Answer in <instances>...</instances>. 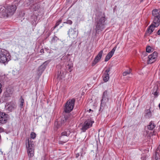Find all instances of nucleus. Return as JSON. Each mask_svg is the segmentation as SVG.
<instances>
[{"label": "nucleus", "mask_w": 160, "mask_h": 160, "mask_svg": "<svg viewBox=\"0 0 160 160\" xmlns=\"http://www.w3.org/2000/svg\"><path fill=\"white\" fill-rule=\"evenodd\" d=\"M143 0H141V2H142Z\"/></svg>", "instance_id": "obj_44"}, {"label": "nucleus", "mask_w": 160, "mask_h": 160, "mask_svg": "<svg viewBox=\"0 0 160 160\" xmlns=\"http://www.w3.org/2000/svg\"><path fill=\"white\" fill-rule=\"evenodd\" d=\"M63 23H67V24H69V25H71L72 23V22L71 20L68 19L66 20V22H63Z\"/></svg>", "instance_id": "obj_28"}, {"label": "nucleus", "mask_w": 160, "mask_h": 160, "mask_svg": "<svg viewBox=\"0 0 160 160\" xmlns=\"http://www.w3.org/2000/svg\"><path fill=\"white\" fill-rule=\"evenodd\" d=\"M158 56V53L156 52H154L148 56V60L147 61L148 64H151L155 62Z\"/></svg>", "instance_id": "obj_10"}, {"label": "nucleus", "mask_w": 160, "mask_h": 160, "mask_svg": "<svg viewBox=\"0 0 160 160\" xmlns=\"http://www.w3.org/2000/svg\"><path fill=\"white\" fill-rule=\"evenodd\" d=\"M68 34L71 39H74L76 38L78 36V32L76 31L71 28L69 30L68 32Z\"/></svg>", "instance_id": "obj_13"}, {"label": "nucleus", "mask_w": 160, "mask_h": 160, "mask_svg": "<svg viewBox=\"0 0 160 160\" xmlns=\"http://www.w3.org/2000/svg\"><path fill=\"white\" fill-rule=\"evenodd\" d=\"M155 127V124L152 121L151 122L149 125L148 126V129L150 130H152Z\"/></svg>", "instance_id": "obj_20"}, {"label": "nucleus", "mask_w": 160, "mask_h": 160, "mask_svg": "<svg viewBox=\"0 0 160 160\" xmlns=\"http://www.w3.org/2000/svg\"><path fill=\"white\" fill-rule=\"evenodd\" d=\"M102 53L103 51L102 50L100 52H99L98 54L95 57L94 59V61L92 64V65L93 66L95 65L101 59L102 56Z\"/></svg>", "instance_id": "obj_15"}, {"label": "nucleus", "mask_w": 160, "mask_h": 160, "mask_svg": "<svg viewBox=\"0 0 160 160\" xmlns=\"http://www.w3.org/2000/svg\"><path fill=\"white\" fill-rule=\"evenodd\" d=\"M79 156V155L78 153H77L76 155V158H78Z\"/></svg>", "instance_id": "obj_39"}, {"label": "nucleus", "mask_w": 160, "mask_h": 160, "mask_svg": "<svg viewBox=\"0 0 160 160\" xmlns=\"http://www.w3.org/2000/svg\"><path fill=\"white\" fill-rule=\"evenodd\" d=\"M90 42V43H92V42Z\"/></svg>", "instance_id": "obj_46"}, {"label": "nucleus", "mask_w": 160, "mask_h": 160, "mask_svg": "<svg viewBox=\"0 0 160 160\" xmlns=\"http://www.w3.org/2000/svg\"><path fill=\"white\" fill-rule=\"evenodd\" d=\"M75 101V99L74 98L71 99H69L66 103L64 108L65 112L64 114L67 113L70 114L72 116V118H73V116L69 112L73 110Z\"/></svg>", "instance_id": "obj_7"}, {"label": "nucleus", "mask_w": 160, "mask_h": 160, "mask_svg": "<svg viewBox=\"0 0 160 160\" xmlns=\"http://www.w3.org/2000/svg\"><path fill=\"white\" fill-rule=\"evenodd\" d=\"M159 108H160V103L159 104Z\"/></svg>", "instance_id": "obj_43"}, {"label": "nucleus", "mask_w": 160, "mask_h": 160, "mask_svg": "<svg viewBox=\"0 0 160 160\" xmlns=\"http://www.w3.org/2000/svg\"><path fill=\"white\" fill-rule=\"evenodd\" d=\"M72 116L70 114L67 113L64 114V117L61 121H56L55 122V128L56 130L58 128L66 125L72 119Z\"/></svg>", "instance_id": "obj_4"}, {"label": "nucleus", "mask_w": 160, "mask_h": 160, "mask_svg": "<svg viewBox=\"0 0 160 160\" xmlns=\"http://www.w3.org/2000/svg\"><path fill=\"white\" fill-rule=\"evenodd\" d=\"M8 115L0 111V123L3 124L6 123Z\"/></svg>", "instance_id": "obj_12"}, {"label": "nucleus", "mask_w": 160, "mask_h": 160, "mask_svg": "<svg viewBox=\"0 0 160 160\" xmlns=\"http://www.w3.org/2000/svg\"><path fill=\"white\" fill-rule=\"evenodd\" d=\"M160 151V145L158 147L157 149H156V151L158 152V151Z\"/></svg>", "instance_id": "obj_35"}, {"label": "nucleus", "mask_w": 160, "mask_h": 160, "mask_svg": "<svg viewBox=\"0 0 160 160\" xmlns=\"http://www.w3.org/2000/svg\"><path fill=\"white\" fill-rule=\"evenodd\" d=\"M21 0H15V1H17L18 2H20Z\"/></svg>", "instance_id": "obj_41"}, {"label": "nucleus", "mask_w": 160, "mask_h": 160, "mask_svg": "<svg viewBox=\"0 0 160 160\" xmlns=\"http://www.w3.org/2000/svg\"><path fill=\"white\" fill-rule=\"evenodd\" d=\"M132 70L131 69H130L129 70L127 71L124 72L122 73V75L123 76H126L127 75L130 74Z\"/></svg>", "instance_id": "obj_26"}, {"label": "nucleus", "mask_w": 160, "mask_h": 160, "mask_svg": "<svg viewBox=\"0 0 160 160\" xmlns=\"http://www.w3.org/2000/svg\"><path fill=\"white\" fill-rule=\"evenodd\" d=\"M0 49V62L5 63L8 62L10 57L9 52L5 49Z\"/></svg>", "instance_id": "obj_8"}, {"label": "nucleus", "mask_w": 160, "mask_h": 160, "mask_svg": "<svg viewBox=\"0 0 160 160\" xmlns=\"http://www.w3.org/2000/svg\"><path fill=\"white\" fill-rule=\"evenodd\" d=\"M152 51V48L149 46H148L146 48V52L150 53Z\"/></svg>", "instance_id": "obj_27"}, {"label": "nucleus", "mask_w": 160, "mask_h": 160, "mask_svg": "<svg viewBox=\"0 0 160 160\" xmlns=\"http://www.w3.org/2000/svg\"><path fill=\"white\" fill-rule=\"evenodd\" d=\"M69 129H66L64 131L62 132L61 133V135L60 136V139L61 140H63V142L64 143L66 142L68 140V139H66L65 140H63V138L64 136L68 137L71 133Z\"/></svg>", "instance_id": "obj_11"}, {"label": "nucleus", "mask_w": 160, "mask_h": 160, "mask_svg": "<svg viewBox=\"0 0 160 160\" xmlns=\"http://www.w3.org/2000/svg\"><path fill=\"white\" fill-rule=\"evenodd\" d=\"M62 19L61 18H60L56 22L55 26L53 28V29L56 28L58 26L61 22Z\"/></svg>", "instance_id": "obj_25"}, {"label": "nucleus", "mask_w": 160, "mask_h": 160, "mask_svg": "<svg viewBox=\"0 0 160 160\" xmlns=\"http://www.w3.org/2000/svg\"><path fill=\"white\" fill-rule=\"evenodd\" d=\"M145 117L147 118H149L151 116V112L149 110L147 109L145 111Z\"/></svg>", "instance_id": "obj_21"}, {"label": "nucleus", "mask_w": 160, "mask_h": 160, "mask_svg": "<svg viewBox=\"0 0 160 160\" xmlns=\"http://www.w3.org/2000/svg\"><path fill=\"white\" fill-rule=\"evenodd\" d=\"M153 17H160V9H154L152 12Z\"/></svg>", "instance_id": "obj_19"}, {"label": "nucleus", "mask_w": 160, "mask_h": 160, "mask_svg": "<svg viewBox=\"0 0 160 160\" xmlns=\"http://www.w3.org/2000/svg\"><path fill=\"white\" fill-rule=\"evenodd\" d=\"M109 35V33H106L105 35V39L106 40H108L109 39V38H108V37Z\"/></svg>", "instance_id": "obj_31"}, {"label": "nucleus", "mask_w": 160, "mask_h": 160, "mask_svg": "<svg viewBox=\"0 0 160 160\" xmlns=\"http://www.w3.org/2000/svg\"><path fill=\"white\" fill-rule=\"evenodd\" d=\"M16 9L15 5H8L6 7H1L0 8V17L7 18L11 16L14 13Z\"/></svg>", "instance_id": "obj_2"}, {"label": "nucleus", "mask_w": 160, "mask_h": 160, "mask_svg": "<svg viewBox=\"0 0 160 160\" xmlns=\"http://www.w3.org/2000/svg\"><path fill=\"white\" fill-rule=\"evenodd\" d=\"M94 122L91 119L86 120L82 126V130L83 132L86 131L87 129L92 127V124Z\"/></svg>", "instance_id": "obj_9"}, {"label": "nucleus", "mask_w": 160, "mask_h": 160, "mask_svg": "<svg viewBox=\"0 0 160 160\" xmlns=\"http://www.w3.org/2000/svg\"><path fill=\"white\" fill-rule=\"evenodd\" d=\"M110 58V57L109 56H108V55H107L105 58V62L108 61L110 59V58Z\"/></svg>", "instance_id": "obj_30"}, {"label": "nucleus", "mask_w": 160, "mask_h": 160, "mask_svg": "<svg viewBox=\"0 0 160 160\" xmlns=\"http://www.w3.org/2000/svg\"><path fill=\"white\" fill-rule=\"evenodd\" d=\"M157 33L158 35H160V29H159Z\"/></svg>", "instance_id": "obj_36"}, {"label": "nucleus", "mask_w": 160, "mask_h": 160, "mask_svg": "<svg viewBox=\"0 0 160 160\" xmlns=\"http://www.w3.org/2000/svg\"><path fill=\"white\" fill-rule=\"evenodd\" d=\"M116 48V47H114L112 50L107 54L110 58H111L113 55L115 51Z\"/></svg>", "instance_id": "obj_22"}, {"label": "nucleus", "mask_w": 160, "mask_h": 160, "mask_svg": "<svg viewBox=\"0 0 160 160\" xmlns=\"http://www.w3.org/2000/svg\"><path fill=\"white\" fill-rule=\"evenodd\" d=\"M40 52L41 53H44V50L43 49H41L40 51Z\"/></svg>", "instance_id": "obj_38"}, {"label": "nucleus", "mask_w": 160, "mask_h": 160, "mask_svg": "<svg viewBox=\"0 0 160 160\" xmlns=\"http://www.w3.org/2000/svg\"><path fill=\"white\" fill-rule=\"evenodd\" d=\"M31 138L32 139H34L36 137V134L34 132H32L30 134Z\"/></svg>", "instance_id": "obj_29"}, {"label": "nucleus", "mask_w": 160, "mask_h": 160, "mask_svg": "<svg viewBox=\"0 0 160 160\" xmlns=\"http://www.w3.org/2000/svg\"><path fill=\"white\" fill-rule=\"evenodd\" d=\"M4 131V129L3 128L0 127V133L3 132Z\"/></svg>", "instance_id": "obj_34"}, {"label": "nucleus", "mask_w": 160, "mask_h": 160, "mask_svg": "<svg viewBox=\"0 0 160 160\" xmlns=\"http://www.w3.org/2000/svg\"><path fill=\"white\" fill-rule=\"evenodd\" d=\"M110 70V68H107L104 71L103 75L102 76L104 82H107L109 78V74L108 73Z\"/></svg>", "instance_id": "obj_14"}, {"label": "nucleus", "mask_w": 160, "mask_h": 160, "mask_svg": "<svg viewBox=\"0 0 160 160\" xmlns=\"http://www.w3.org/2000/svg\"><path fill=\"white\" fill-rule=\"evenodd\" d=\"M12 93V89L8 87L6 88V91L4 93V96L6 97H8L11 96Z\"/></svg>", "instance_id": "obj_16"}, {"label": "nucleus", "mask_w": 160, "mask_h": 160, "mask_svg": "<svg viewBox=\"0 0 160 160\" xmlns=\"http://www.w3.org/2000/svg\"><path fill=\"white\" fill-rule=\"evenodd\" d=\"M111 92L109 90H107L103 93L102 99L101 100V104L99 111L102 112L104 107L106 106V104L109 101L110 99Z\"/></svg>", "instance_id": "obj_3"}, {"label": "nucleus", "mask_w": 160, "mask_h": 160, "mask_svg": "<svg viewBox=\"0 0 160 160\" xmlns=\"http://www.w3.org/2000/svg\"><path fill=\"white\" fill-rule=\"evenodd\" d=\"M154 157L156 160H159L160 159V156L158 152L156 151L155 154L154 155Z\"/></svg>", "instance_id": "obj_24"}, {"label": "nucleus", "mask_w": 160, "mask_h": 160, "mask_svg": "<svg viewBox=\"0 0 160 160\" xmlns=\"http://www.w3.org/2000/svg\"><path fill=\"white\" fill-rule=\"evenodd\" d=\"M19 101L20 103V107L21 108H22L23 106V104L24 103V100L22 98V96L19 99Z\"/></svg>", "instance_id": "obj_23"}, {"label": "nucleus", "mask_w": 160, "mask_h": 160, "mask_svg": "<svg viewBox=\"0 0 160 160\" xmlns=\"http://www.w3.org/2000/svg\"><path fill=\"white\" fill-rule=\"evenodd\" d=\"M2 85L1 83H0V95L2 93Z\"/></svg>", "instance_id": "obj_32"}, {"label": "nucleus", "mask_w": 160, "mask_h": 160, "mask_svg": "<svg viewBox=\"0 0 160 160\" xmlns=\"http://www.w3.org/2000/svg\"><path fill=\"white\" fill-rule=\"evenodd\" d=\"M92 111V110H91V109H89V112H90V111Z\"/></svg>", "instance_id": "obj_42"}, {"label": "nucleus", "mask_w": 160, "mask_h": 160, "mask_svg": "<svg viewBox=\"0 0 160 160\" xmlns=\"http://www.w3.org/2000/svg\"><path fill=\"white\" fill-rule=\"evenodd\" d=\"M49 62L50 61L49 60L46 61L38 68V71L42 72H43L46 68V66Z\"/></svg>", "instance_id": "obj_18"}, {"label": "nucleus", "mask_w": 160, "mask_h": 160, "mask_svg": "<svg viewBox=\"0 0 160 160\" xmlns=\"http://www.w3.org/2000/svg\"><path fill=\"white\" fill-rule=\"evenodd\" d=\"M27 141L28 142H26L27 152L28 157L31 158L34 155V145L31 139L28 138Z\"/></svg>", "instance_id": "obj_6"}, {"label": "nucleus", "mask_w": 160, "mask_h": 160, "mask_svg": "<svg viewBox=\"0 0 160 160\" xmlns=\"http://www.w3.org/2000/svg\"><path fill=\"white\" fill-rule=\"evenodd\" d=\"M154 94L155 96H157L158 95V92L156 91L154 92Z\"/></svg>", "instance_id": "obj_37"}, {"label": "nucleus", "mask_w": 160, "mask_h": 160, "mask_svg": "<svg viewBox=\"0 0 160 160\" xmlns=\"http://www.w3.org/2000/svg\"><path fill=\"white\" fill-rule=\"evenodd\" d=\"M52 39L53 40H58L59 39L58 38V37L55 36H54V37H53Z\"/></svg>", "instance_id": "obj_33"}, {"label": "nucleus", "mask_w": 160, "mask_h": 160, "mask_svg": "<svg viewBox=\"0 0 160 160\" xmlns=\"http://www.w3.org/2000/svg\"><path fill=\"white\" fill-rule=\"evenodd\" d=\"M144 54H144V56H146V55H147L146 52H144Z\"/></svg>", "instance_id": "obj_40"}, {"label": "nucleus", "mask_w": 160, "mask_h": 160, "mask_svg": "<svg viewBox=\"0 0 160 160\" xmlns=\"http://www.w3.org/2000/svg\"><path fill=\"white\" fill-rule=\"evenodd\" d=\"M153 22L148 28L145 34H150L154 31V28L158 27L160 25V17H153Z\"/></svg>", "instance_id": "obj_5"}, {"label": "nucleus", "mask_w": 160, "mask_h": 160, "mask_svg": "<svg viewBox=\"0 0 160 160\" xmlns=\"http://www.w3.org/2000/svg\"><path fill=\"white\" fill-rule=\"evenodd\" d=\"M7 110L10 111H12L17 107L16 103L13 102H11L7 106Z\"/></svg>", "instance_id": "obj_17"}, {"label": "nucleus", "mask_w": 160, "mask_h": 160, "mask_svg": "<svg viewBox=\"0 0 160 160\" xmlns=\"http://www.w3.org/2000/svg\"><path fill=\"white\" fill-rule=\"evenodd\" d=\"M62 27V26H61V27H60V28H61Z\"/></svg>", "instance_id": "obj_45"}, {"label": "nucleus", "mask_w": 160, "mask_h": 160, "mask_svg": "<svg viewBox=\"0 0 160 160\" xmlns=\"http://www.w3.org/2000/svg\"><path fill=\"white\" fill-rule=\"evenodd\" d=\"M106 20L107 18L104 13L100 12L96 16L95 22V29L96 33L95 35L96 38L94 39L97 40L100 39L98 37H97L98 33L102 31L105 28V21Z\"/></svg>", "instance_id": "obj_1"}]
</instances>
